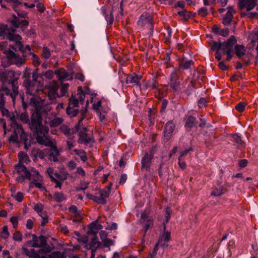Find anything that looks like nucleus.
Returning a JSON list of instances; mask_svg holds the SVG:
<instances>
[{
    "instance_id": "14",
    "label": "nucleus",
    "mask_w": 258,
    "mask_h": 258,
    "mask_svg": "<svg viewBox=\"0 0 258 258\" xmlns=\"http://www.w3.org/2000/svg\"><path fill=\"white\" fill-rule=\"evenodd\" d=\"M174 128L175 124L172 121L167 122L164 128V140L165 141L167 142L170 139Z\"/></svg>"
},
{
    "instance_id": "1",
    "label": "nucleus",
    "mask_w": 258,
    "mask_h": 258,
    "mask_svg": "<svg viewBox=\"0 0 258 258\" xmlns=\"http://www.w3.org/2000/svg\"><path fill=\"white\" fill-rule=\"evenodd\" d=\"M39 98L32 97L30 99V105H32L36 108V111L33 112L31 117L30 128L37 135V142L40 144L44 145L50 147V150L48 149V155L53 157V161H55L59 152L55 146L54 141L50 140L47 137L48 128L41 123V118L43 115L41 109L39 108L41 105L38 101Z\"/></svg>"
},
{
    "instance_id": "24",
    "label": "nucleus",
    "mask_w": 258,
    "mask_h": 258,
    "mask_svg": "<svg viewBox=\"0 0 258 258\" xmlns=\"http://www.w3.org/2000/svg\"><path fill=\"white\" fill-rule=\"evenodd\" d=\"M177 80V77L176 74L172 73L170 78V85L175 91H177L179 87V83Z\"/></svg>"
},
{
    "instance_id": "26",
    "label": "nucleus",
    "mask_w": 258,
    "mask_h": 258,
    "mask_svg": "<svg viewBox=\"0 0 258 258\" xmlns=\"http://www.w3.org/2000/svg\"><path fill=\"white\" fill-rule=\"evenodd\" d=\"M11 23L15 28L18 27L21 24L25 26L28 25V21L20 20L19 18L15 16H14L13 19L11 20Z\"/></svg>"
},
{
    "instance_id": "38",
    "label": "nucleus",
    "mask_w": 258,
    "mask_h": 258,
    "mask_svg": "<svg viewBox=\"0 0 258 258\" xmlns=\"http://www.w3.org/2000/svg\"><path fill=\"white\" fill-rule=\"evenodd\" d=\"M172 35V31L170 28H168L166 32L164 33V35L165 37V42L166 43H169L170 42V40Z\"/></svg>"
},
{
    "instance_id": "23",
    "label": "nucleus",
    "mask_w": 258,
    "mask_h": 258,
    "mask_svg": "<svg viewBox=\"0 0 258 258\" xmlns=\"http://www.w3.org/2000/svg\"><path fill=\"white\" fill-rule=\"evenodd\" d=\"M141 77L138 76L135 74L128 75L126 78V83L127 84H134L138 85L141 80Z\"/></svg>"
},
{
    "instance_id": "20",
    "label": "nucleus",
    "mask_w": 258,
    "mask_h": 258,
    "mask_svg": "<svg viewBox=\"0 0 258 258\" xmlns=\"http://www.w3.org/2000/svg\"><path fill=\"white\" fill-rule=\"evenodd\" d=\"M9 55L8 57L10 59L12 63H15L17 65H21L24 61V59L16 54L14 51L12 52H9Z\"/></svg>"
},
{
    "instance_id": "18",
    "label": "nucleus",
    "mask_w": 258,
    "mask_h": 258,
    "mask_svg": "<svg viewBox=\"0 0 258 258\" xmlns=\"http://www.w3.org/2000/svg\"><path fill=\"white\" fill-rule=\"evenodd\" d=\"M170 239V233L168 231H164L160 236L158 242L157 244L161 245L163 247H167L168 246L167 243Z\"/></svg>"
},
{
    "instance_id": "49",
    "label": "nucleus",
    "mask_w": 258,
    "mask_h": 258,
    "mask_svg": "<svg viewBox=\"0 0 258 258\" xmlns=\"http://www.w3.org/2000/svg\"><path fill=\"white\" fill-rule=\"evenodd\" d=\"M13 238L15 241H21L22 240V234L20 232H16L13 234Z\"/></svg>"
},
{
    "instance_id": "40",
    "label": "nucleus",
    "mask_w": 258,
    "mask_h": 258,
    "mask_svg": "<svg viewBox=\"0 0 258 258\" xmlns=\"http://www.w3.org/2000/svg\"><path fill=\"white\" fill-rule=\"evenodd\" d=\"M79 100L76 97L72 96L70 99L69 106L76 107L78 106Z\"/></svg>"
},
{
    "instance_id": "44",
    "label": "nucleus",
    "mask_w": 258,
    "mask_h": 258,
    "mask_svg": "<svg viewBox=\"0 0 258 258\" xmlns=\"http://www.w3.org/2000/svg\"><path fill=\"white\" fill-rule=\"evenodd\" d=\"M90 139L87 137L86 134H82L79 139V143H88L90 141Z\"/></svg>"
},
{
    "instance_id": "21",
    "label": "nucleus",
    "mask_w": 258,
    "mask_h": 258,
    "mask_svg": "<svg viewBox=\"0 0 258 258\" xmlns=\"http://www.w3.org/2000/svg\"><path fill=\"white\" fill-rule=\"evenodd\" d=\"M152 158L153 155L151 153H146L142 161V168L144 169H146V170L148 169L150 166Z\"/></svg>"
},
{
    "instance_id": "53",
    "label": "nucleus",
    "mask_w": 258,
    "mask_h": 258,
    "mask_svg": "<svg viewBox=\"0 0 258 258\" xmlns=\"http://www.w3.org/2000/svg\"><path fill=\"white\" fill-rule=\"evenodd\" d=\"M10 221L13 224L14 228H16L18 225V217L12 216L10 219Z\"/></svg>"
},
{
    "instance_id": "7",
    "label": "nucleus",
    "mask_w": 258,
    "mask_h": 258,
    "mask_svg": "<svg viewBox=\"0 0 258 258\" xmlns=\"http://www.w3.org/2000/svg\"><path fill=\"white\" fill-rule=\"evenodd\" d=\"M138 25L150 30L151 32L153 31V26L152 22V18L150 14L147 13L143 14L139 20Z\"/></svg>"
},
{
    "instance_id": "43",
    "label": "nucleus",
    "mask_w": 258,
    "mask_h": 258,
    "mask_svg": "<svg viewBox=\"0 0 258 258\" xmlns=\"http://www.w3.org/2000/svg\"><path fill=\"white\" fill-rule=\"evenodd\" d=\"M43 207L41 204H36L34 207V210L37 212L39 215L40 216V214L44 215L45 214L43 212Z\"/></svg>"
},
{
    "instance_id": "16",
    "label": "nucleus",
    "mask_w": 258,
    "mask_h": 258,
    "mask_svg": "<svg viewBox=\"0 0 258 258\" xmlns=\"http://www.w3.org/2000/svg\"><path fill=\"white\" fill-rule=\"evenodd\" d=\"M0 48L7 57L9 55V52H12L13 51L16 50L17 49L19 50L16 45V43L15 44V48H14V47L11 45H9L8 42L7 41H3L0 43ZM20 50H21L20 49Z\"/></svg>"
},
{
    "instance_id": "64",
    "label": "nucleus",
    "mask_w": 258,
    "mask_h": 258,
    "mask_svg": "<svg viewBox=\"0 0 258 258\" xmlns=\"http://www.w3.org/2000/svg\"><path fill=\"white\" fill-rule=\"evenodd\" d=\"M247 161L246 159H243V160H240L239 161V163H238L239 166L240 168L245 167L247 165Z\"/></svg>"
},
{
    "instance_id": "33",
    "label": "nucleus",
    "mask_w": 258,
    "mask_h": 258,
    "mask_svg": "<svg viewBox=\"0 0 258 258\" xmlns=\"http://www.w3.org/2000/svg\"><path fill=\"white\" fill-rule=\"evenodd\" d=\"M78 110L75 107L68 106L67 108V113L70 117L75 116L77 115Z\"/></svg>"
},
{
    "instance_id": "11",
    "label": "nucleus",
    "mask_w": 258,
    "mask_h": 258,
    "mask_svg": "<svg viewBox=\"0 0 258 258\" xmlns=\"http://www.w3.org/2000/svg\"><path fill=\"white\" fill-rule=\"evenodd\" d=\"M256 2V0H239L238 6L240 10L245 9L249 11L254 9Z\"/></svg>"
},
{
    "instance_id": "12",
    "label": "nucleus",
    "mask_w": 258,
    "mask_h": 258,
    "mask_svg": "<svg viewBox=\"0 0 258 258\" xmlns=\"http://www.w3.org/2000/svg\"><path fill=\"white\" fill-rule=\"evenodd\" d=\"M226 14L222 19V23L224 25L230 24L233 18V14L235 13V11L232 6H228Z\"/></svg>"
},
{
    "instance_id": "47",
    "label": "nucleus",
    "mask_w": 258,
    "mask_h": 258,
    "mask_svg": "<svg viewBox=\"0 0 258 258\" xmlns=\"http://www.w3.org/2000/svg\"><path fill=\"white\" fill-rule=\"evenodd\" d=\"M245 107V103L243 102H241L236 105L235 109L239 112H242L244 110Z\"/></svg>"
},
{
    "instance_id": "37",
    "label": "nucleus",
    "mask_w": 258,
    "mask_h": 258,
    "mask_svg": "<svg viewBox=\"0 0 258 258\" xmlns=\"http://www.w3.org/2000/svg\"><path fill=\"white\" fill-rule=\"evenodd\" d=\"M9 232L7 226H5L3 227L2 231L1 233L0 236L3 239H7L9 236Z\"/></svg>"
},
{
    "instance_id": "2",
    "label": "nucleus",
    "mask_w": 258,
    "mask_h": 258,
    "mask_svg": "<svg viewBox=\"0 0 258 258\" xmlns=\"http://www.w3.org/2000/svg\"><path fill=\"white\" fill-rule=\"evenodd\" d=\"M236 40L234 36H231L227 41L222 43L220 41L214 42L212 44L211 49L216 51L215 57L220 60L222 58L220 51H222L227 55V60H230L233 56V46L236 43Z\"/></svg>"
},
{
    "instance_id": "32",
    "label": "nucleus",
    "mask_w": 258,
    "mask_h": 258,
    "mask_svg": "<svg viewBox=\"0 0 258 258\" xmlns=\"http://www.w3.org/2000/svg\"><path fill=\"white\" fill-rule=\"evenodd\" d=\"M55 179H52V180H59L60 181H63L67 178L68 174L67 173H62L61 174L55 173L54 174Z\"/></svg>"
},
{
    "instance_id": "36",
    "label": "nucleus",
    "mask_w": 258,
    "mask_h": 258,
    "mask_svg": "<svg viewBox=\"0 0 258 258\" xmlns=\"http://www.w3.org/2000/svg\"><path fill=\"white\" fill-rule=\"evenodd\" d=\"M232 138L233 141L235 143L236 146H239L241 144V139L240 136L238 134L232 135Z\"/></svg>"
},
{
    "instance_id": "54",
    "label": "nucleus",
    "mask_w": 258,
    "mask_h": 258,
    "mask_svg": "<svg viewBox=\"0 0 258 258\" xmlns=\"http://www.w3.org/2000/svg\"><path fill=\"white\" fill-rule=\"evenodd\" d=\"M158 244L155 245L153 251L149 254L148 258H155L158 250Z\"/></svg>"
},
{
    "instance_id": "51",
    "label": "nucleus",
    "mask_w": 258,
    "mask_h": 258,
    "mask_svg": "<svg viewBox=\"0 0 258 258\" xmlns=\"http://www.w3.org/2000/svg\"><path fill=\"white\" fill-rule=\"evenodd\" d=\"M37 154L40 158H44L46 155H48V149H44L42 151H39Z\"/></svg>"
},
{
    "instance_id": "29",
    "label": "nucleus",
    "mask_w": 258,
    "mask_h": 258,
    "mask_svg": "<svg viewBox=\"0 0 258 258\" xmlns=\"http://www.w3.org/2000/svg\"><path fill=\"white\" fill-rule=\"evenodd\" d=\"M18 157L19 160V164H20V165H23V163L27 164L30 161L28 156L24 152H20Z\"/></svg>"
},
{
    "instance_id": "48",
    "label": "nucleus",
    "mask_w": 258,
    "mask_h": 258,
    "mask_svg": "<svg viewBox=\"0 0 258 258\" xmlns=\"http://www.w3.org/2000/svg\"><path fill=\"white\" fill-rule=\"evenodd\" d=\"M50 55L51 53L50 50L46 47H44L43 48L42 56L46 58H48L50 57Z\"/></svg>"
},
{
    "instance_id": "17",
    "label": "nucleus",
    "mask_w": 258,
    "mask_h": 258,
    "mask_svg": "<svg viewBox=\"0 0 258 258\" xmlns=\"http://www.w3.org/2000/svg\"><path fill=\"white\" fill-rule=\"evenodd\" d=\"M99 234L103 246L108 247L109 250H110V246L114 244V241L107 238V233L105 231H101Z\"/></svg>"
},
{
    "instance_id": "6",
    "label": "nucleus",
    "mask_w": 258,
    "mask_h": 258,
    "mask_svg": "<svg viewBox=\"0 0 258 258\" xmlns=\"http://www.w3.org/2000/svg\"><path fill=\"white\" fill-rule=\"evenodd\" d=\"M37 73L35 72L33 73V79L35 81L34 83H32L29 80H26L24 82V85L25 86L27 91L26 92L27 94L30 95H35L38 91L37 87L36 86V79L37 78Z\"/></svg>"
},
{
    "instance_id": "3",
    "label": "nucleus",
    "mask_w": 258,
    "mask_h": 258,
    "mask_svg": "<svg viewBox=\"0 0 258 258\" xmlns=\"http://www.w3.org/2000/svg\"><path fill=\"white\" fill-rule=\"evenodd\" d=\"M16 173L18 174L16 180L19 182L22 183L25 179L34 181H42V177L39 174V172L33 167L27 169L23 165L18 164L15 168ZM15 174V172H14Z\"/></svg>"
},
{
    "instance_id": "5",
    "label": "nucleus",
    "mask_w": 258,
    "mask_h": 258,
    "mask_svg": "<svg viewBox=\"0 0 258 258\" xmlns=\"http://www.w3.org/2000/svg\"><path fill=\"white\" fill-rule=\"evenodd\" d=\"M111 185L112 183H110L109 185L103 189L100 190L99 191V196L90 195L88 196V198L98 204H105L106 203V199L110 194Z\"/></svg>"
},
{
    "instance_id": "41",
    "label": "nucleus",
    "mask_w": 258,
    "mask_h": 258,
    "mask_svg": "<svg viewBox=\"0 0 258 258\" xmlns=\"http://www.w3.org/2000/svg\"><path fill=\"white\" fill-rule=\"evenodd\" d=\"M12 197L18 202H21L23 200L24 195L22 192H18L17 193L12 194Z\"/></svg>"
},
{
    "instance_id": "55",
    "label": "nucleus",
    "mask_w": 258,
    "mask_h": 258,
    "mask_svg": "<svg viewBox=\"0 0 258 258\" xmlns=\"http://www.w3.org/2000/svg\"><path fill=\"white\" fill-rule=\"evenodd\" d=\"M229 31L227 28L220 29L218 35L226 37L229 34Z\"/></svg>"
},
{
    "instance_id": "35",
    "label": "nucleus",
    "mask_w": 258,
    "mask_h": 258,
    "mask_svg": "<svg viewBox=\"0 0 258 258\" xmlns=\"http://www.w3.org/2000/svg\"><path fill=\"white\" fill-rule=\"evenodd\" d=\"M53 197L54 200L57 202H61L66 199L64 195L61 192H55Z\"/></svg>"
},
{
    "instance_id": "50",
    "label": "nucleus",
    "mask_w": 258,
    "mask_h": 258,
    "mask_svg": "<svg viewBox=\"0 0 258 258\" xmlns=\"http://www.w3.org/2000/svg\"><path fill=\"white\" fill-rule=\"evenodd\" d=\"M207 101L205 98H201L198 101V105L200 108H202L206 106Z\"/></svg>"
},
{
    "instance_id": "15",
    "label": "nucleus",
    "mask_w": 258,
    "mask_h": 258,
    "mask_svg": "<svg viewBox=\"0 0 258 258\" xmlns=\"http://www.w3.org/2000/svg\"><path fill=\"white\" fill-rule=\"evenodd\" d=\"M55 74L57 75V78L60 81L71 80L73 79V76L71 73L66 71L63 68L56 70Z\"/></svg>"
},
{
    "instance_id": "10",
    "label": "nucleus",
    "mask_w": 258,
    "mask_h": 258,
    "mask_svg": "<svg viewBox=\"0 0 258 258\" xmlns=\"http://www.w3.org/2000/svg\"><path fill=\"white\" fill-rule=\"evenodd\" d=\"M10 90L8 88H2L0 89V109L4 115L7 116L9 114L8 110L5 108V95H8L10 94Z\"/></svg>"
},
{
    "instance_id": "42",
    "label": "nucleus",
    "mask_w": 258,
    "mask_h": 258,
    "mask_svg": "<svg viewBox=\"0 0 258 258\" xmlns=\"http://www.w3.org/2000/svg\"><path fill=\"white\" fill-rule=\"evenodd\" d=\"M62 121V120L60 118H55L52 119L50 122L49 125L51 126H55L59 125Z\"/></svg>"
},
{
    "instance_id": "62",
    "label": "nucleus",
    "mask_w": 258,
    "mask_h": 258,
    "mask_svg": "<svg viewBox=\"0 0 258 258\" xmlns=\"http://www.w3.org/2000/svg\"><path fill=\"white\" fill-rule=\"evenodd\" d=\"M198 13L199 15L204 16L207 14V9L206 8H202L199 10Z\"/></svg>"
},
{
    "instance_id": "34",
    "label": "nucleus",
    "mask_w": 258,
    "mask_h": 258,
    "mask_svg": "<svg viewBox=\"0 0 258 258\" xmlns=\"http://www.w3.org/2000/svg\"><path fill=\"white\" fill-rule=\"evenodd\" d=\"M74 152L77 154L83 161L85 162L87 160V157L86 155V153L82 150L75 149Z\"/></svg>"
},
{
    "instance_id": "9",
    "label": "nucleus",
    "mask_w": 258,
    "mask_h": 258,
    "mask_svg": "<svg viewBox=\"0 0 258 258\" xmlns=\"http://www.w3.org/2000/svg\"><path fill=\"white\" fill-rule=\"evenodd\" d=\"M27 244L33 247H41L46 243V240L44 236H32V240L27 241Z\"/></svg>"
},
{
    "instance_id": "31",
    "label": "nucleus",
    "mask_w": 258,
    "mask_h": 258,
    "mask_svg": "<svg viewBox=\"0 0 258 258\" xmlns=\"http://www.w3.org/2000/svg\"><path fill=\"white\" fill-rule=\"evenodd\" d=\"M223 194V188L220 185L213 188L212 191L211 193V196H219Z\"/></svg>"
},
{
    "instance_id": "45",
    "label": "nucleus",
    "mask_w": 258,
    "mask_h": 258,
    "mask_svg": "<svg viewBox=\"0 0 258 258\" xmlns=\"http://www.w3.org/2000/svg\"><path fill=\"white\" fill-rule=\"evenodd\" d=\"M191 64H192L191 60H183L181 62L180 66L184 69H187L189 68V67L191 66Z\"/></svg>"
},
{
    "instance_id": "39",
    "label": "nucleus",
    "mask_w": 258,
    "mask_h": 258,
    "mask_svg": "<svg viewBox=\"0 0 258 258\" xmlns=\"http://www.w3.org/2000/svg\"><path fill=\"white\" fill-rule=\"evenodd\" d=\"M101 102L100 100H94L93 102V106L94 109L96 110L97 113H98L100 111V108L101 107Z\"/></svg>"
},
{
    "instance_id": "61",
    "label": "nucleus",
    "mask_w": 258,
    "mask_h": 258,
    "mask_svg": "<svg viewBox=\"0 0 258 258\" xmlns=\"http://www.w3.org/2000/svg\"><path fill=\"white\" fill-rule=\"evenodd\" d=\"M117 228V224L115 223H112L111 224H108L107 226L106 227V229L112 230H115Z\"/></svg>"
},
{
    "instance_id": "57",
    "label": "nucleus",
    "mask_w": 258,
    "mask_h": 258,
    "mask_svg": "<svg viewBox=\"0 0 258 258\" xmlns=\"http://www.w3.org/2000/svg\"><path fill=\"white\" fill-rule=\"evenodd\" d=\"M30 254L32 255V256H30V257L39 258L38 251H36L34 249H31L30 250Z\"/></svg>"
},
{
    "instance_id": "52",
    "label": "nucleus",
    "mask_w": 258,
    "mask_h": 258,
    "mask_svg": "<svg viewBox=\"0 0 258 258\" xmlns=\"http://www.w3.org/2000/svg\"><path fill=\"white\" fill-rule=\"evenodd\" d=\"M42 75L45 76L48 79H51L53 77V73L52 71L48 70L44 73H42Z\"/></svg>"
},
{
    "instance_id": "60",
    "label": "nucleus",
    "mask_w": 258,
    "mask_h": 258,
    "mask_svg": "<svg viewBox=\"0 0 258 258\" xmlns=\"http://www.w3.org/2000/svg\"><path fill=\"white\" fill-rule=\"evenodd\" d=\"M47 172L48 173L51 180L52 179H55V177L54 176L55 173L54 172V170L52 168H49L47 170Z\"/></svg>"
},
{
    "instance_id": "56",
    "label": "nucleus",
    "mask_w": 258,
    "mask_h": 258,
    "mask_svg": "<svg viewBox=\"0 0 258 258\" xmlns=\"http://www.w3.org/2000/svg\"><path fill=\"white\" fill-rule=\"evenodd\" d=\"M76 173L82 177H84L86 175L85 170L81 167H78L77 168Z\"/></svg>"
},
{
    "instance_id": "28",
    "label": "nucleus",
    "mask_w": 258,
    "mask_h": 258,
    "mask_svg": "<svg viewBox=\"0 0 258 258\" xmlns=\"http://www.w3.org/2000/svg\"><path fill=\"white\" fill-rule=\"evenodd\" d=\"M40 248H41L38 250L39 258L42 257L43 255L49 253L52 250V247L47 244V243L45 244L44 245Z\"/></svg>"
},
{
    "instance_id": "4",
    "label": "nucleus",
    "mask_w": 258,
    "mask_h": 258,
    "mask_svg": "<svg viewBox=\"0 0 258 258\" xmlns=\"http://www.w3.org/2000/svg\"><path fill=\"white\" fill-rule=\"evenodd\" d=\"M0 36H3L4 38L9 39L11 41L16 43L18 48L23 51V44L21 42V37L20 35L14 34L12 31L9 29L6 25H3L0 26Z\"/></svg>"
},
{
    "instance_id": "25",
    "label": "nucleus",
    "mask_w": 258,
    "mask_h": 258,
    "mask_svg": "<svg viewBox=\"0 0 258 258\" xmlns=\"http://www.w3.org/2000/svg\"><path fill=\"white\" fill-rule=\"evenodd\" d=\"M85 92H83L82 88L81 87H78V93L77 96H75L77 98H78L79 101H83L85 99V94H89L90 90L88 87H85L84 88Z\"/></svg>"
},
{
    "instance_id": "63",
    "label": "nucleus",
    "mask_w": 258,
    "mask_h": 258,
    "mask_svg": "<svg viewBox=\"0 0 258 258\" xmlns=\"http://www.w3.org/2000/svg\"><path fill=\"white\" fill-rule=\"evenodd\" d=\"M26 227L28 229H31L33 228V221L29 219L27 220L26 222Z\"/></svg>"
},
{
    "instance_id": "8",
    "label": "nucleus",
    "mask_w": 258,
    "mask_h": 258,
    "mask_svg": "<svg viewBox=\"0 0 258 258\" xmlns=\"http://www.w3.org/2000/svg\"><path fill=\"white\" fill-rule=\"evenodd\" d=\"M20 74L12 70H7L3 72V76H4V83L12 84L15 80H17Z\"/></svg>"
},
{
    "instance_id": "13",
    "label": "nucleus",
    "mask_w": 258,
    "mask_h": 258,
    "mask_svg": "<svg viewBox=\"0 0 258 258\" xmlns=\"http://www.w3.org/2000/svg\"><path fill=\"white\" fill-rule=\"evenodd\" d=\"M83 243L85 244V247L93 250H96V249L101 245V242L98 240L97 236L95 235L90 241L87 243L86 240L83 241Z\"/></svg>"
},
{
    "instance_id": "46",
    "label": "nucleus",
    "mask_w": 258,
    "mask_h": 258,
    "mask_svg": "<svg viewBox=\"0 0 258 258\" xmlns=\"http://www.w3.org/2000/svg\"><path fill=\"white\" fill-rule=\"evenodd\" d=\"M49 258H64V255L60 252L57 251L52 253Z\"/></svg>"
},
{
    "instance_id": "27",
    "label": "nucleus",
    "mask_w": 258,
    "mask_h": 258,
    "mask_svg": "<svg viewBox=\"0 0 258 258\" xmlns=\"http://www.w3.org/2000/svg\"><path fill=\"white\" fill-rule=\"evenodd\" d=\"M185 128L188 132L191 130L194 126V117L192 115H188L185 120Z\"/></svg>"
},
{
    "instance_id": "59",
    "label": "nucleus",
    "mask_w": 258,
    "mask_h": 258,
    "mask_svg": "<svg viewBox=\"0 0 258 258\" xmlns=\"http://www.w3.org/2000/svg\"><path fill=\"white\" fill-rule=\"evenodd\" d=\"M33 62L34 63L35 65H38L40 64V61L39 58L35 54H32V58Z\"/></svg>"
},
{
    "instance_id": "58",
    "label": "nucleus",
    "mask_w": 258,
    "mask_h": 258,
    "mask_svg": "<svg viewBox=\"0 0 258 258\" xmlns=\"http://www.w3.org/2000/svg\"><path fill=\"white\" fill-rule=\"evenodd\" d=\"M36 7L37 8L38 11L40 13H43L45 10V8L44 5L41 3H38L36 5Z\"/></svg>"
},
{
    "instance_id": "30",
    "label": "nucleus",
    "mask_w": 258,
    "mask_h": 258,
    "mask_svg": "<svg viewBox=\"0 0 258 258\" xmlns=\"http://www.w3.org/2000/svg\"><path fill=\"white\" fill-rule=\"evenodd\" d=\"M248 39L252 43H254L255 42H257L256 50L258 53V29L255 30L253 32L249 34L248 36Z\"/></svg>"
},
{
    "instance_id": "22",
    "label": "nucleus",
    "mask_w": 258,
    "mask_h": 258,
    "mask_svg": "<svg viewBox=\"0 0 258 258\" xmlns=\"http://www.w3.org/2000/svg\"><path fill=\"white\" fill-rule=\"evenodd\" d=\"M246 48L242 44H236L234 46V52L237 56L241 57L245 54Z\"/></svg>"
},
{
    "instance_id": "19",
    "label": "nucleus",
    "mask_w": 258,
    "mask_h": 258,
    "mask_svg": "<svg viewBox=\"0 0 258 258\" xmlns=\"http://www.w3.org/2000/svg\"><path fill=\"white\" fill-rule=\"evenodd\" d=\"M102 228L103 226L98 223V219H97L89 225L88 233L96 235L98 231Z\"/></svg>"
}]
</instances>
